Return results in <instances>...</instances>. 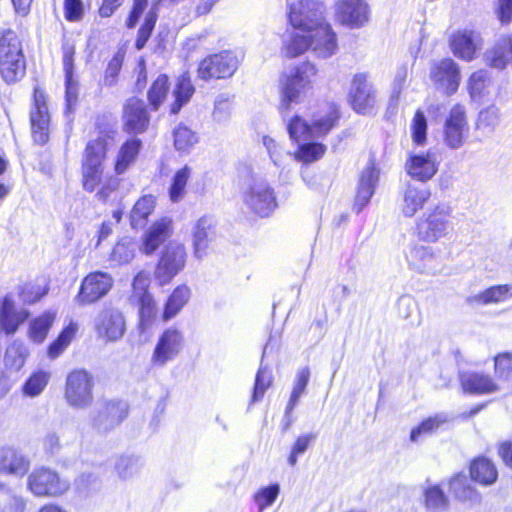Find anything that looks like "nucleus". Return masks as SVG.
Here are the masks:
<instances>
[{"label": "nucleus", "instance_id": "49530a36", "mask_svg": "<svg viewBox=\"0 0 512 512\" xmlns=\"http://www.w3.org/2000/svg\"><path fill=\"white\" fill-rule=\"evenodd\" d=\"M173 138L175 149L183 153L189 152L198 143L196 132L183 124L174 129Z\"/></svg>", "mask_w": 512, "mask_h": 512}, {"label": "nucleus", "instance_id": "7c9ffc66", "mask_svg": "<svg viewBox=\"0 0 512 512\" xmlns=\"http://www.w3.org/2000/svg\"><path fill=\"white\" fill-rule=\"evenodd\" d=\"M150 284L149 274L140 271L133 279L132 288L133 296L140 304L141 318H150L155 312V303L152 295L148 292Z\"/></svg>", "mask_w": 512, "mask_h": 512}, {"label": "nucleus", "instance_id": "58836bf2", "mask_svg": "<svg viewBox=\"0 0 512 512\" xmlns=\"http://www.w3.org/2000/svg\"><path fill=\"white\" fill-rule=\"evenodd\" d=\"M47 287L38 281L25 282L17 287L16 300L23 306L39 301L47 294Z\"/></svg>", "mask_w": 512, "mask_h": 512}, {"label": "nucleus", "instance_id": "bf43d9fd", "mask_svg": "<svg viewBox=\"0 0 512 512\" xmlns=\"http://www.w3.org/2000/svg\"><path fill=\"white\" fill-rule=\"evenodd\" d=\"M427 120L422 110L415 111L411 121V137L416 146H423L427 142Z\"/></svg>", "mask_w": 512, "mask_h": 512}, {"label": "nucleus", "instance_id": "4468645a", "mask_svg": "<svg viewBox=\"0 0 512 512\" xmlns=\"http://www.w3.org/2000/svg\"><path fill=\"white\" fill-rule=\"evenodd\" d=\"M128 415L123 401L110 400L99 405L91 417V425L98 433H108L118 427Z\"/></svg>", "mask_w": 512, "mask_h": 512}, {"label": "nucleus", "instance_id": "f257e3e1", "mask_svg": "<svg viewBox=\"0 0 512 512\" xmlns=\"http://www.w3.org/2000/svg\"><path fill=\"white\" fill-rule=\"evenodd\" d=\"M311 49L318 58H329L338 49L336 34L326 23L308 34L292 33L285 45V55L295 58Z\"/></svg>", "mask_w": 512, "mask_h": 512}, {"label": "nucleus", "instance_id": "f8f14e48", "mask_svg": "<svg viewBox=\"0 0 512 512\" xmlns=\"http://www.w3.org/2000/svg\"><path fill=\"white\" fill-rule=\"evenodd\" d=\"M469 121L464 105L454 104L443 125V140L450 149L461 148L469 135Z\"/></svg>", "mask_w": 512, "mask_h": 512}, {"label": "nucleus", "instance_id": "7ed1b4c3", "mask_svg": "<svg viewBox=\"0 0 512 512\" xmlns=\"http://www.w3.org/2000/svg\"><path fill=\"white\" fill-rule=\"evenodd\" d=\"M242 199L245 206L255 215L269 217L277 208L274 188L262 176L252 174L242 188Z\"/></svg>", "mask_w": 512, "mask_h": 512}, {"label": "nucleus", "instance_id": "c03bdc74", "mask_svg": "<svg viewBox=\"0 0 512 512\" xmlns=\"http://www.w3.org/2000/svg\"><path fill=\"white\" fill-rule=\"evenodd\" d=\"M445 422L446 419L438 414L424 418L417 426L411 429L410 441L418 442L422 437L437 432Z\"/></svg>", "mask_w": 512, "mask_h": 512}, {"label": "nucleus", "instance_id": "6e6552de", "mask_svg": "<svg viewBox=\"0 0 512 512\" xmlns=\"http://www.w3.org/2000/svg\"><path fill=\"white\" fill-rule=\"evenodd\" d=\"M452 210L448 205H436L425 218L416 224L417 239L434 243L445 237L452 228Z\"/></svg>", "mask_w": 512, "mask_h": 512}, {"label": "nucleus", "instance_id": "c9c22d12", "mask_svg": "<svg viewBox=\"0 0 512 512\" xmlns=\"http://www.w3.org/2000/svg\"><path fill=\"white\" fill-rule=\"evenodd\" d=\"M191 297V289L185 285H178L168 297L163 311V320L169 321L174 318L188 303Z\"/></svg>", "mask_w": 512, "mask_h": 512}, {"label": "nucleus", "instance_id": "a19ab883", "mask_svg": "<svg viewBox=\"0 0 512 512\" xmlns=\"http://www.w3.org/2000/svg\"><path fill=\"white\" fill-rule=\"evenodd\" d=\"M195 88L191 79L186 74L181 75L173 90L174 102L171 104V113L177 114L183 105L189 102L194 94Z\"/></svg>", "mask_w": 512, "mask_h": 512}, {"label": "nucleus", "instance_id": "bb28decb", "mask_svg": "<svg viewBox=\"0 0 512 512\" xmlns=\"http://www.w3.org/2000/svg\"><path fill=\"white\" fill-rule=\"evenodd\" d=\"M62 50L63 69L65 72V114L69 116L73 112L78 99V85L77 82L74 80L75 48L73 45L65 43L62 47Z\"/></svg>", "mask_w": 512, "mask_h": 512}, {"label": "nucleus", "instance_id": "b1692460", "mask_svg": "<svg viewBox=\"0 0 512 512\" xmlns=\"http://www.w3.org/2000/svg\"><path fill=\"white\" fill-rule=\"evenodd\" d=\"M150 116L145 102L138 98L127 100L123 111V129L129 134L144 133L149 126Z\"/></svg>", "mask_w": 512, "mask_h": 512}, {"label": "nucleus", "instance_id": "13d9d810", "mask_svg": "<svg viewBox=\"0 0 512 512\" xmlns=\"http://www.w3.org/2000/svg\"><path fill=\"white\" fill-rule=\"evenodd\" d=\"M136 243L129 237L122 238L114 246L111 260L118 264L129 263L135 256Z\"/></svg>", "mask_w": 512, "mask_h": 512}, {"label": "nucleus", "instance_id": "2eb2a0df", "mask_svg": "<svg viewBox=\"0 0 512 512\" xmlns=\"http://www.w3.org/2000/svg\"><path fill=\"white\" fill-rule=\"evenodd\" d=\"M112 286L113 278L110 274L92 272L82 280L75 302L81 306L95 303L106 296Z\"/></svg>", "mask_w": 512, "mask_h": 512}, {"label": "nucleus", "instance_id": "9b49d317", "mask_svg": "<svg viewBox=\"0 0 512 512\" xmlns=\"http://www.w3.org/2000/svg\"><path fill=\"white\" fill-rule=\"evenodd\" d=\"M186 257V249L183 244L170 242L165 246L154 272L155 280L160 286L169 284L184 269Z\"/></svg>", "mask_w": 512, "mask_h": 512}, {"label": "nucleus", "instance_id": "dca6fc26", "mask_svg": "<svg viewBox=\"0 0 512 512\" xmlns=\"http://www.w3.org/2000/svg\"><path fill=\"white\" fill-rule=\"evenodd\" d=\"M453 55L463 61L471 62L477 58L483 45L481 34L472 29L454 31L448 40Z\"/></svg>", "mask_w": 512, "mask_h": 512}, {"label": "nucleus", "instance_id": "69168bd1", "mask_svg": "<svg viewBox=\"0 0 512 512\" xmlns=\"http://www.w3.org/2000/svg\"><path fill=\"white\" fill-rule=\"evenodd\" d=\"M232 111V101L226 94H220L214 101V110L212 118L218 123H225L230 119Z\"/></svg>", "mask_w": 512, "mask_h": 512}, {"label": "nucleus", "instance_id": "f704fd0d", "mask_svg": "<svg viewBox=\"0 0 512 512\" xmlns=\"http://www.w3.org/2000/svg\"><path fill=\"white\" fill-rule=\"evenodd\" d=\"M144 467L143 459L138 455H121L115 460L114 471L119 479L131 480L140 475Z\"/></svg>", "mask_w": 512, "mask_h": 512}, {"label": "nucleus", "instance_id": "c756f323", "mask_svg": "<svg viewBox=\"0 0 512 512\" xmlns=\"http://www.w3.org/2000/svg\"><path fill=\"white\" fill-rule=\"evenodd\" d=\"M172 221L163 217L155 221L142 237L141 250L146 255H151L170 236Z\"/></svg>", "mask_w": 512, "mask_h": 512}, {"label": "nucleus", "instance_id": "e2e57ef3", "mask_svg": "<svg viewBox=\"0 0 512 512\" xmlns=\"http://www.w3.org/2000/svg\"><path fill=\"white\" fill-rule=\"evenodd\" d=\"M272 372L268 367L264 366L263 363H261V366L257 372L256 378H255V384L252 394V402H258L260 401L266 390L271 386L272 384Z\"/></svg>", "mask_w": 512, "mask_h": 512}, {"label": "nucleus", "instance_id": "f3484780", "mask_svg": "<svg viewBox=\"0 0 512 512\" xmlns=\"http://www.w3.org/2000/svg\"><path fill=\"white\" fill-rule=\"evenodd\" d=\"M30 317V312L17 300L14 292L0 299V329L7 335H13Z\"/></svg>", "mask_w": 512, "mask_h": 512}, {"label": "nucleus", "instance_id": "aec40b11", "mask_svg": "<svg viewBox=\"0 0 512 512\" xmlns=\"http://www.w3.org/2000/svg\"><path fill=\"white\" fill-rule=\"evenodd\" d=\"M430 78L447 96L455 94L460 86L461 71L451 58H442L432 64Z\"/></svg>", "mask_w": 512, "mask_h": 512}, {"label": "nucleus", "instance_id": "f03ea898", "mask_svg": "<svg viewBox=\"0 0 512 512\" xmlns=\"http://www.w3.org/2000/svg\"><path fill=\"white\" fill-rule=\"evenodd\" d=\"M26 71L22 42L12 29L0 32V75L8 83L19 81Z\"/></svg>", "mask_w": 512, "mask_h": 512}, {"label": "nucleus", "instance_id": "5fc2aeb1", "mask_svg": "<svg viewBox=\"0 0 512 512\" xmlns=\"http://www.w3.org/2000/svg\"><path fill=\"white\" fill-rule=\"evenodd\" d=\"M77 331V325L74 323H70L66 326L56 340H54L50 346L48 347V356L51 359H56L59 357L63 351L69 346L72 339L75 336Z\"/></svg>", "mask_w": 512, "mask_h": 512}, {"label": "nucleus", "instance_id": "4c0bfd02", "mask_svg": "<svg viewBox=\"0 0 512 512\" xmlns=\"http://www.w3.org/2000/svg\"><path fill=\"white\" fill-rule=\"evenodd\" d=\"M512 297V285H493L474 296L473 300L480 305L498 304Z\"/></svg>", "mask_w": 512, "mask_h": 512}, {"label": "nucleus", "instance_id": "cd10ccee", "mask_svg": "<svg viewBox=\"0 0 512 512\" xmlns=\"http://www.w3.org/2000/svg\"><path fill=\"white\" fill-rule=\"evenodd\" d=\"M29 460L12 447L0 448V475L22 477L29 470Z\"/></svg>", "mask_w": 512, "mask_h": 512}, {"label": "nucleus", "instance_id": "ea45409f", "mask_svg": "<svg viewBox=\"0 0 512 512\" xmlns=\"http://www.w3.org/2000/svg\"><path fill=\"white\" fill-rule=\"evenodd\" d=\"M156 199L152 195L141 197L133 206L130 213V221L133 228H143L148 216L153 212Z\"/></svg>", "mask_w": 512, "mask_h": 512}, {"label": "nucleus", "instance_id": "6ab92c4d", "mask_svg": "<svg viewBox=\"0 0 512 512\" xmlns=\"http://www.w3.org/2000/svg\"><path fill=\"white\" fill-rule=\"evenodd\" d=\"M379 110L377 90L366 74L354 75V112L374 116Z\"/></svg>", "mask_w": 512, "mask_h": 512}, {"label": "nucleus", "instance_id": "ddd939ff", "mask_svg": "<svg viewBox=\"0 0 512 512\" xmlns=\"http://www.w3.org/2000/svg\"><path fill=\"white\" fill-rule=\"evenodd\" d=\"M28 489L38 497H54L65 493L69 483L47 468L33 470L27 479Z\"/></svg>", "mask_w": 512, "mask_h": 512}, {"label": "nucleus", "instance_id": "052dcab7", "mask_svg": "<svg viewBox=\"0 0 512 512\" xmlns=\"http://www.w3.org/2000/svg\"><path fill=\"white\" fill-rule=\"evenodd\" d=\"M190 175L191 169L188 166H184L175 173L169 189V196L172 202H179L183 198Z\"/></svg>", "mask_w": 512, "mask_h": 512}, {"label": "nucleus", "instance_id": "de8ad7c7", "mask_svg": "<svg viewBox=\"0 0 512 512\" xmlns=\"http://www.w3.org/2000/svg\"><path fill=\"white\" fill-rule=\"evenodd\" d=\"M51 378V374L45 370H37L32 373L23 385V393L29 397L39 396L46 386L48 385Z\"/></svg>", "mask_w": 512, "mask_h": 512}, {"label": "nucleus", "instance_id": "79ce46f5", "mask_svg": "<svg viewBox=\"0 0 512 512\" xmlns=\"http://www.w3.org/2000/svg\"><path fill=\"white\" fill-rule=\"evenodd\" d=\"M326 152V146L313 140L304 141L298 144L294 152V159L304 164L313 163L321 159Z\"/></svg>", "mask_w": 512, "mask_h": 512}, {"label": "nucleus", "instance_id": "8fccbe9b", "mask_svg": "<svg viewBox=\"0 0 512 512\" xmlns=\"http://www.w3.org/2000/svg\"><path fill=\"white\" fill-rule=\"evenodd\" d=\"M287 130L290 138L298 144L316 138L311 129V123L309 124L306 120L297 115L289 121Z\"/></svg>", "mask_w": 512, "mask_h": 512}, {"label": "nucleus", "instance_id": "412c9836", "mask_svg": "<svg viewBox=\"0 0 512 512\" xmlns=\"http://www.w3.org/2000/svg\"><path fill=\"white\" fill-rule=\"evenodd\" d=\"M460 388L464 394L489 395L500 391V384L488 373L463 371L458 374Z\"/></svg>", "mask_w": 512, "mask_h": 512}, {"label": "nucleus", "instance_id": "473e14b6", "mask_svg": "<svg viewBox=\"0 0 512 512\" xmlns=\"http://www.w3.org/2000/svg\"><path fill=\"white\" fill-rule=\"evenodd\" d=\"M142 147V141L138 138L126 140L119 148L114 161V171L117 175L125 173L135 162Z\"/></svg>", "mask_w": 512, "mask_h": 512}, {"label": "nucleus", "instance_id": "e433bc0d", "mask_svg": "<svg viewBox=\"0 0 512 512\" xmlns=\"http://www.w3.org/2000/svg\"><path fill=\"white\" fill-rule=\"evenodd\" d=\"M430 196L431 193L429 189L409 186L404 193V215L412 217L417 211L423 208Z\"/></svg>", "mask_w": 512, "mask_h": 512}, {"label": "nucleus", "instance_id": "2f4dec72", "mask_svg": "<svg viewBox=\"0 0 512 512\" xmlns=\"http://www.w3.org/2000/svg\"><path fill=\"white\" fill-rule=\"evenodd\" d=\"M340 118L337 105L330 103L314 113L311 121V129L316 138L327 135L333 129Z\"/></svg>", "mask_w": 512, "mask_h": 512}, {"label": "nucleus", "instance_id": "603ef678", "mask_svg": "<svg viewBox=\"0 0 512 512\" xmlns=\"http://www.w3.org/2000/svg\"><path fill=\"white\" fill-rule=\"evenodd\" d=\"M507 54L506 47L503 45L502 40H500L499 43L485 51L483 61L489 68L502 70L506 68L509 62Z\"/></svg>", "mask_w": 512, "mask_h": 512}, {"label": "nucleus", "instance_id": "a878e982", "mask_svg": "<svg viewBox=\"0 0 512 512\" xmlns=\"http://www.w3.org/2000/svg\"><path fill=\"white\" fill-rule=\"evenodd\" d=\"M407 174L418 181L426 182L432 179L438 171V161L434 153L427 151L412 154L405 163Z\"/></svg>", "mask_w": 512, "mask_h": 512}, {"label": "nucleus", "instance_id": "72a5a7b5", "mask_svg": "<svg viewBox=\"0 0 512 512\" xmlns=\"http://www.w3.org/2000/svg\"><path fill=\"white\" fill-rule=\"evenodd\" d=\"M456 500L460 502H478L480 495L468 481L463 472L451 476L447 481Z\"/></svg>", "mask_w": 512, "mask_h": 512}, {"label": "nucleus", "instance_id": "39448f33", "mask_svg": "<svg viewBox=\"0 0 512 512\" xmlns=\"http://www.w3.org/2000/svg\"><path fill=\"white\" fill-rule=\"evenodd\" d=\"M106 141L97 138L88 142L82 159V186L89 193L97 190L104 176V160L106 156Z\"/></svg>", "mask_w": 512, "mask_h": 512}, {"label": "nucleus", "instance_id": "a211bd4d", "mask_svg": "<svg viewBox=\"0 0 512 512\" xmlns=\"http://www.w3.org/2000/svg\"><path fill=\"white\" fill-rule=\"evenodd\" d=\"M216 238L217 230L215 220L207 215L200 217L191 228L194 257L198 260L207 257L212 250Z\"/></svg>", "mask_w": 512, "mask_h": 512}, {"label": "nucleus", "instance_id": "423d86ee", "mask_svg": "<svg viewBox=\"0 0 512 512\" xmlns=\"http://www.w3.org/2000/svg\"><path fill=\"white\" fill-rule=\"evenodd\" d=\"M316 75L317 68L311 62H303L292 67L282 80V107L289 109L291 103L297 102L301 95L311 89Z\"/></svg>", "mask_w": 512, "mask_h": 512}, {"label": "nucleus", "instance_id": "a18cd8bd", "mask_svg": "<svg viewBox=\"0 0 512 512\" xmlns=\"http://www.w3.org/2000/svg\"><path fill=\"white\" fill-rule=\"evenodd\" d=\"M309 379L310 370L308 367H302L297 371L292 392L287 403V414L292 413V411L298 405L300 398L306 392Z\"/></svg>", "mask_w": 512, "mask_h": 512}, {"label": "nucleus", "instance_id": "864d4df0", "mask_svg": "<svg viewBox=\"0 0 512 512\" xmlns=\"http://www.w3.org/2000/svg\"><path fill=\"white\" fill-rule=\"evenodd\" d=\"M28 356V349L24 343L14 341L6 350L5 353V365L6 367L15 371L20 370Z\"/></svg>", "mask_w": 512, "mask_h": 512}, {"label": "nucleus", "instance_id": "393cba45", "mask_svg": "<svg viewBox=\"0 0 512 512\" xmlns=\"http://www.w3.org/2000/svg\"><path fill=\"white\" fill-rule=\"evenodd\" d=\"M380 171L374 161H370L360 172L356 192L354 195V208L362 210L370 201L379 182Z\"/></svg>", "mask_w": 512, "mask_h": 512}, {"label": "nucleus", "instance_id": "4be33fe9", "mask_svg": "<svg viewBox=\"0 0 512 512\" xmlns=\"http://www.w3.org/2000/svg\"><path fill=\"white\" fill-rule=\"evenodd\" d=\"M95 329L106 341H117L125 333V319L119 310L106 308L95 318Z\"/></svg>", "mask_w": 512, "mask_h": 512}, {"label": "nucleus", "instance_id": "37998d69", "mask_svg": "<svg viewBox=\"0 0 512 512\" xmlns=\"http://www.w3.org/2000/svg\"><path fill=\"white\" fill-rule=\"evenodd\" d=\"M493 371L498 384L512 382V351H502L494 355Z\"/></svg>", "mask_w": 512, "mask_h": 512}, {"label": "nucleus", "instance_id": "774afa93", "mask_svg": "<svg viewBox=\"0 0 512 512\" xmlns=\"http://www.w3.org/2000/svg\"><path fill=\"white\" fill-rule=\"evenodd\" d=\"M489 81L488 73L485 70H477L473 72L468 79V92L471 97L482 94Z\"/></svg>", "mask_w": 512, "mask_h": 512}, {"label": "nucleus", "instance_id": "338daca9", "mask_svg": "<svg viewBox=\"0 0 512 512\" xmlns=\"http://www.w3.org/2000/svg\"><path fill=\"white\" fill-rule=\"evenodd\" d=\"M316 438L315 434L309 433L299 436L291 448L290 455L288 457V463L290 466H295L298 457L306 452L311 443Z\"/></svg>", "mask_w": 512, "mask_h": 512}, {"label": "nucleus", "instance_id": "1a4fd4ad", "mask_svg": "<svg viewBox=\"0 0 512 512\" xmlns=\"http://www.w3.org/2000/svg\"><path fill=\"white\" fill-rule=\"evenodd\" d=\"M241 59L232 50L211 54L200 61L197 76L204 81L227 79L234 75Z\"/></svg>", "mask_w": 512, "mask_h": 512}, {"label": "nucleus", "instance_id": "09e8293b", "mask_svg": "<svg viewBox=\"0 0 512 512\" xmlns=\"http://www.w3.org/2000/svg\"><path fill=\"white\" fill-rule=\"evenodd\" d=\"M55 319V315L51 312H46L39 317L33 319L29 326V336L32 341L41 343L47 336Z\"/></svg>", "mask_w": 512, "mask_h": 512}, {"label": "nucleus", "instance_id": "5701e85b", "mask_svg": "<svg viewBox=\"0 0 512 512\" xmlns=\"http://www.w3.org/2000/svg\"><path fill=\"white\" fill-rule=\"evenodd\" d=\"M33 139L38 144H45L49 139L50 116L43 92L34 91V107L30 112Z\"/></svg>", "mask_w": 512, "mask_h": 512}, {"label": "nucleus", "instance_id": "4d7b16f0", "mask_svg": "<svg viewBox=\"0 0 512 512\" xmlns=\"http://www.w3.org/2000/svg\"><path fill=\"white\" fill-rule=\"evenodd\" d=\"M424 505L429 509H445L449 504L448 496L441 485L428 486L423 493Z\"/></svg>", "mask_w": 512, "mask_h": 512}, {"label": "nucleus", "instance_id": "0eeeda50", "mask_svg": "<svg viewBox=\"0 0 512 512\" xmlns=\"http://www.w3.org/2000/svg\"><path fill=\"white\" fill-rule=\"evenodd\" d=\"M93 388V375L85 369H75L66 377L64 398L74 409H87L94 399Z\"/></svg>", "mask_w": 512, "mask_h": 512}, {"label": "nucleus", "instance_id": "6e6d98bb", "mask_svg": "<svg viewBox=\"0 0 512 512\" xmlns=\"http://www.w3.org/2000/svg\"><path fill=\"white\" fill-rule=\"evenodd\" d=\"M500 121L499 109L495 105H490L479 112L475 126L478 130L491 132L500 124Z\"/></svg>", "mask_w": 512, "mask_h": 512}, {"label": "nucleus", "instance_id": "20e7f679", "mask_svg": "<svg viewBox=\"0 0 512 512\" xmlns=\"http://www.w3.org/2000/svg\"><path fill=\"white\" fill-rule=\"evenodd\" d=\"M326 6L320 0H298L288 4V21L293 33L308 34L326 24Z\"/></svg>", "mask_w": 512, "mask_h": 512}, {"label": "nucleus", "instance_id": "c85d7f7f", "mask_svg": "<svg viewBox=\"0 0 512 512\" xmlns=\"http://www.w3.org/2000/svg\"><path fill=\"white\" fill-rule=\"evenodd\" d=\"M470 479L482 486H490L498 480L496 464L486 456L474 457L468 466Z\"/></svg>", "mask_w": 512, "mask_h": 512}, {"label": "nucleus", "instance_id": "3c124183", "mask_svg": "<svg viewBox=\"0 0 512 512\" xmlns=\"http://www.w3.org/2000/svg\"><path fill=\"white\" fill-rule=\"evenodd\" d=\"M435 257L436 253L432 248L416 245L410 250L409 262L417 271L423 272L431 266Z\"/></svg>", "mask_w": 512, "mask_h": 512}, {"label": "nucleus", "instance_id": "9d476101", "mask_svg": "<svg viewBox=\"0 0 512 512\" xmlns=\"http://www.w3.org/2000/svg\"><path fill=\"white\" fill-rule=\"evenodd\" d=\"M184 346V332L175 326L166 328L157 338L150 358L151 365L155 368L165 367L182 353Z\"/></svg>", "mask_w": 512, "mask_h": 512}, {"label": "nucleus", "instance_id": "0e129e2a", "mask_svg": "<svg viewBox=\"0 0 512 512\" xmlns=\"http://www.w3.org/2000/svg\"><path fill=\"white\" fill-rule=\"evenodd\" d=\"M280 493L279 484H271L269 486L260 488L254 495V502L260 512L270 507L277 499Z\"/></svg>", "mask_w": 512, "mask_h": 512}, {"label": "nucleus", "instance_id": "680f3d73", "mask_svg": "<svg viewBox=\"0 0 512 512\" xmlns=\"http://www.w3.org/2000/svg\"><path fill=\"white\" fill-rule=\"evenodd\" d=\"M168 77L159 75L148 91V99L154 110H157L168 93Z\"/></svg>", "mask_w": 512, "mask_h": 512}]
</instances>
